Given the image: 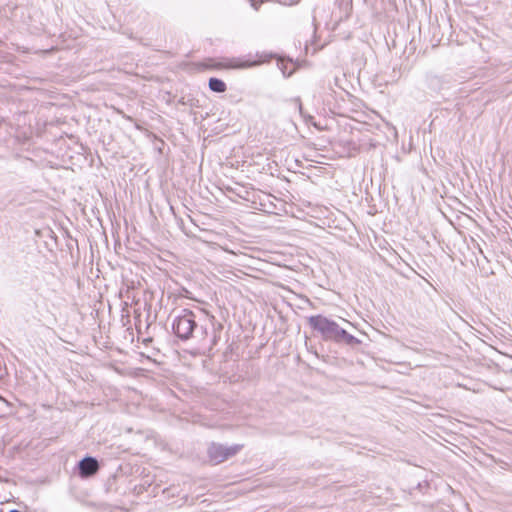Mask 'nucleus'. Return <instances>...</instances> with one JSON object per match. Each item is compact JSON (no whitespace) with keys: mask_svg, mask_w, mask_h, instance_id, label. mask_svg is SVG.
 <instances>
[{"mask_svg":"<svg viewBox=\"0 0 512 512\" xmlns=\"http://www.w3.org/2000/svg\"><path fill=\"white\" fill-rule=\"evenodd\" d=\"M314 330L319 331L325 339L344 342L349 345L358 344L359 341L349 334L343 328H340L337 322H310Z\"/></svg>","mask_w":512,"mask_h":512,"instance_id":"f257e3e1","label":"nucleus"},{"mask_svg":"<svg viewBox=\"0 0 512 512\" xmlns=\"http://www.w3.org/2000/svg\"><path fill=\"white\" fill-rule=\"evenodd\" d=\"M269 59L267 53L248 54L242 57L223 58L214 64V67L220 69H246L266 62Z\"/></svg>","mask_w":512,"mask_h":512,"instance_id":"f03ea898","label":"nucleus"},{"mask_svg":"<svg viewBox=\"0 0 512 512\" xmlns=\"http://www.w3.org/2000/svg\"><path fill=\"white\" fill-rule=\"evenodd\" d=\"M243 448L241 444H234L231 446H225L219 443L212 442L208 449V457L214 464H220L227 459L235 456Z\"/></svg>","mask_w":512,"mask_h":512,"instance_id":"7ed1b4c3","label":"nucleus"},{"mask_svg":"<svg viewBox=\"0 0 512 512\" xmlns=\"http://www.w3.org/2000/svg\"><path fill=\"white\" fill-rule=\"evenodd\" d=\"M78 470L82 478H88L97 473L99 463L96 458L87 456L79 461Z\"/></svg>","mask_w":512,"mask_h":512,"instance_id":"20e7f679","label":"nucleus"},{"mask_svg":"<svg viewBox=\"0 0 512 512\" xmlns=\"http://www.w3.org/2000/svg\"><path fill=\"white\" fill-rule=\"evenodd\" d=\"M197 327V322H172L174 334L182 340H187Z\"/></svg>","mask_w":512,"mask_h":512,"instance_id":"39448f33","label":"nucleus"},{"mask_svg":"<svg viewBox=\"0 0 512 512\" xmlns=\"http://www.w3.org/2000/svg\"><path fill=\"white\" fill-rule=\"evenodd\" d=\"M209 88L214 92L223 93L226 91V84L221 79L210 78Z\"/></svg>","mask_w":512,"mask_h":512,"instance_id":"423d86ee","label":"nucleus"},{"mask_svg":"<svg viewBox=\"0 0 512 512\" xmlns=\"http://www.w3.org/2000/svg\"><path fill=\"white\" fill-rule=\"evenodd\" d=\"M278 67L285 77H289L294 71V64L290 61H285L283 59H280L278 61Z\"/></svg>","mask_w":512,"mask_h":512,"instance_id":"0eeeda50","label":"nucleus"},{"mask_svg":"<svg viewBox=\"0 0 512 512\" xmlns=\"http://www.w3.org/2000/svg\"><path fill=\"white\" fill-rule=\"evenodd\" d=\"M135 324H136V328H137L139 334H142V332H141L142 328H145L146 330H148L150 328V325H151V323L147 322V321L135 322Z\"/></svg>","mask_w":512,"mask_h":512,"instance_id":"6e6552de","label":"nucleus"},{"mask_svg":"<svg viewBox=\"0 0 512 512\" xmlns=\"http://www.w3.org/2000/svg\"><path fill=\"white\" fill-rule=\"evenodd\" d=\"M308 320L314 321V320H327L326 318H322L321 316H311Z\"/></svg>","mask_w":512,"mask_h":512,"instance_id":"1a4fd4ad","label":"nucleus"},{"mask_svg":"<svg viewBox=\"0 0 512 512\" xmlns=\"http://www.w3.org/2000/svg\"><path fill=\"white\" fill-rule=\"evenodd\" d=\"M151 341H152L151 337L143 338L144 343L151 342Z\"/></svg>","mask_w":512,"mask_h":512,"instance_id":"9d476101","label":"nucleus"},{"mask_svg":"<svg viewBox=\"0 0 512 512\" xmlns=\"http://www.w3.org/2000/svg\"><path fill=\"white\" fill-rule=\"evenodd\" d=\"M303 117H304V119H305V121H306V122H308V121H310V120L312 119V117H311V116H307V117H306V116H304V115H303Z\"/></svg>","mask_w":512,"mask_h":512,"instance_id":"9b49d317","label":"nucleus"},{"mask_svg":"<svg viewBox=\"0 0 512 512\" xmlns=\"http://www.w3.org/2000/svg\"><path fill=\"white\" fill-rule=\"evenodd\" d=\"M251 5H252L255 9H257V6H256V2H255V0H251Z\"/></svg>","mask_w":512,"mask_h":512,"instance_id":"f8f14e48","label":"nucleus"},{"mask_svg":"<svg viewBox=\"0 0 512 512\" xmlns=\"http://www.w3.org/2000/svg\"><path fill=\"white\" fill-rule=\"evenodd\" d=\"M299 110H300V113L303 115V113H302V105L301 104H299Z\"/></svg>","mask_w":512,"mask_h":512,"instance_id":"ddd939ff","label":"nucleus"},{"mask_svg":"<svg viewBox=\"0 0 512 512\" xmlns=\"http://www.w3.org/2000/svg\"><path fill=\"white\" fill-rule=\"evenodd\" d=\"M10 512H21V511L16 510V509H12V510H10Z\"/></svg>","mask_w":512,"mask_h":512,"instance_id":"4468645a","label":"nucleus"}]
</instances>
